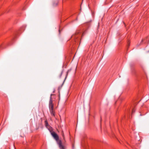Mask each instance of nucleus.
<instances>
[{
	"mask_svg": "<svg viewBox=\"0 0 149 149\" xmlns=\"http://www.w3.org/2000/svg\"><path fill=\"white\" fill-rule=\"evenodd\" d=\"M57 143L59 146L60 149H65V147L62 144V142L61 140H60L58 141Z\"/></svg>",
	"mask_w": 149,
	"mask_h": 149,
	"instance_id": "2",
	"label": "nucleus"
},
{
	"mask_svg": "<svg viewBox=\"0 0 149 149\" xmlns=\"http://www.w3.org/2000/svg\"><path fill=\"white\" fill-rule=\"evenodd\" d=\"M58 4V3L57 2L55 4V3H54L53 5L54 6H56Z\"/></svg>",
	"mask_w": 149,
	"mask_h": 149,
	"instance_id": "8",
	"label": "nucleus"
},
{
	"mask_svg": "<svg viewBox=\"0 0 149 149\" xmlns=\"http://www.w3.org/2000/svg\"><path fill=\"white\" fill-rule=\"evenodd\" d=\"M135 111L134 109H133L132 110V113H134Z\"/></svg>",
	"mask_w": 149,
	"mask_h": 149,
	"instance_id": "10",
	"label": "nucleus"
},
{
	"mask_svg": "<svg viewBox=\"0 0 149 149\" xmlns=\"http://www.w3.org/2000/svg\"><path fill=\"white\" fill-rule=\"evenodd\" d=\"M68 70L67 72V73H66V77L65 78V79L67 77V76L68 75Z\"/></svg>",
	"mask_w": 149,
	"mask_h": 149,
	"instance_id": "7",
	"label": "nucleus"
},
{
	"mask_svg": "<svg viewBox=\"0 0 149 149\" xmlns=\"http://www.w3.org/2000/svg\"><path fill=\"white\" fill-rule=\"evenodd\" d=\"M52 95H54L52 94L51 95V96L49 103V111L51 115L52 116H55V112L54 110V105L52 103Z\"/></svg>",
	"mask_w": 149,
	"mask_h": 149,
	"instance_id": "1",
	"label": "nucleus"
},
{
	"mask_svg": "<svg viewBox=\"0 0 149 149\" xmlns=\"http://www.w3.org/2000/svg\"><path fill=\"white\" fill-rule=\"evenodd\" d=\"M51 134L54 139L57 141V142L59 141L58 140L59 137L57 134L55 132H52L51 133Z\"/></svg>",
	"mask_w": 149,
	"mask_h": 149,
	"instance_id": "3",
	"label": "nucleus"
},
{
	"mask_svg": "<svg viewBox=\"0 0 149 149\" xmlns=\"http://www.w3.org/2000/svg\"><path fill=\"white\" fill-rule=\"evenodd\" d=\"M62 73H63V72L62 71L60 73V74L59 76V78H61V76L62 74Z\"/></svg>",
	"mask_w": 149,
	"mask_h": 149,
	"instance_id": "6",
	"label": "nucleus"
},
{
	"mask_svg": "<svg viewBox=\"0 0 149 149\" xmlns=\"http://www.w3.org/2000/svg\"><path fill=\"white\" fill-rule=\"evenodd\" d=\"M45 125L47 128H48V127H50L52 128V127L49 125L47 121V120H45Z\"/></svg>",
	"mask_w": 149,
	"mask_h": 149,
	"instance_id": "4",
	"label": "nucleus"
},
{
	"mask_svg": "<svg viewBox=\"0 0 149 149\" xmlns=\"http://www.w3.org/2000/svg\"><path fill=\"white\" fill-rule=\"evenodd\" d=\"M62 135L63 137V138H64V134L63 132H62Z\"/></svg>",
	"mask_w": 149,
	"mask_h": 149,
	"instance_id": "9",
	"label": "nucleus"
},
{
	"mask_svg": "<svg viewBox=\"0 0 149 149\" xmlns=\"http://www.w3.org/2000/svg\"><path fill=\"white\" fill-rule=\"evenodd\" d=\"M144 41L147 42L148 41L149 42V38H147L146 39L142 40L141 41V42H143Z\"/></svg>",
	"mask_w": 149,
	"mask_h": 149,
	"instance_id": "5",
	"label": "nucleus"
}]
</instances>
